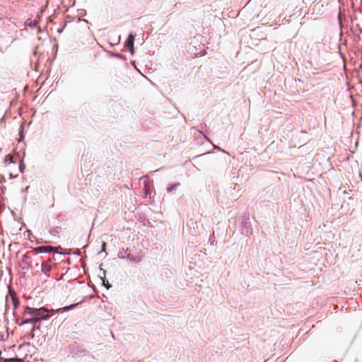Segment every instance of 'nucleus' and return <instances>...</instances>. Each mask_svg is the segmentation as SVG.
Wrapping results in <instances>:
<instances>
[{
    "label": "nucleus",
    "mask_w": 362,
    "mask_h": 362,
    "mask_svg": "<svg viewBox=\"0 0 362 362\" xmlns=\"http://www.w3.org/2000/svg\"><path fill=\"white\" fill-rule=\"evenodd\" d=\"M49 312V310L44 307H42L39 309L28 308L25 313L33 317L35 322H36L42 320H48L51 316L48 315Z\"/></svg>",
    "instance_id": "1"
},
{
    "label": "nucleus",
    "mask_w": 362,
    "mask_h": 362,
    "mask_svg": "<svg viewBox=\"0 0 362 362\" xmlns=\"http://www.w3.org/2000/svg\"><path fill=\"white\" fill-rule=\"evenodd\" d=\"M134 35L132 33H130L127 37V41L125 42V47L129 49L131 54L134 53Z\"/></svg>",
    "instance_id": "2"
},
{
    "label": "nucleus",
    "mask_w": 362,
    "mask_h": 362,
    "mask_svg": "<svg viewBox=\"0 0 362 362\" xmlns=\"http://www.w3.org/2000/svg\"><path fill=\"white\" fill-rule=\"evenodd\" d=\"M54 250V247L52 246H40L33 249V251L37 253H46L49 252Z\"/></svg>",
    "instance_id": "3"
},
{
    "label": "nucleus",
    "mask_w": 362,
    "mask_h": 362,
    "mask_svg": "<svg viewBox=\"0 0 362 362\" xmlns=\"http://www.w3.org/2000/svg\"><path fill=\"white\" fill-rule=\"evenodd\" d=\"M77 305H78V303H74V304L69 305L68 306H65L62 308H59L57 310H51L50 311L52 312V315H54V314L59 313L60 310L69 311V310L74 308Z\"/></svg>",
    "instance_id": "4"
},
{
    "label": "nucleus",
    "mask_w": 362,
    "mask_h": 362,
    "mask_svg": "<svg viewBox=\"0 0 362 362\" xmlns=\"http://www.w3.org/2000/svg\"><path fill=\"white\" fill-rule=\"evenodd\" d=\"M41 269H42V272L45 274L47 275L52 269V266H51V264H49L47 262H42L41 264Z\"/></svg>",
    "instance_id": "5"
},
{
    "label": "nucleus",
    "mask_w": 362,
    "mask_h": 362,
    "mask_svg": "<svg viewBox=\"0 0 362 362\" xmlns=\"http://www.w3.org/2000/svg\"><path fill=\"white\" fill-rule=\"evenodd\" d=\"M127 258L133 262H139L141 260V256L140 255H133L132 254H128Z\"/></svg>",
    "instance_id": "6"
},
{
    "label": "nucleus",
    "mask_w": 362,
    "mask_h": 362,
    "mask_svg": "<svg viewBox=\"0 0 362 362\" xmlns=\"http://www.w3.org/2000/svg\"><path fill=\"white\" fill-rule=\"evenodd\" d=\"M22 359L18 358H0V362H22Z\"/></svg>",
    "instance_id": "7"
},
{
    "label": "nucleus",
    "mask_w": 362,
    "mask_h": 362,
    "mask_svg": "<svg viewBox=\"0 0 362 362\" xmlns=\"http://www.w3.org/2000/svg\"><path fill=\"white\" fill-rule=\"evenodd\" d=\"M180 184L179 182H177V183H174V184H171L170 185H169V187L167 188V191L168 192H173L176 187H177L178 186H180Z\"/></svg>",
    "instance_id": "8"
},
{
    "label": "nucleus",
    "mask_w": 362,
    "mask_h": 362,
    "mask_svg": "<svg viewBox=\"0 0 362 362\" xmlns=\"http://www.w3.org/2000/svg\"><path fill=\"white\" fill-rule=\"evenodd\" d=\"M4 160L6 163H8V162L11 163H14L13 156L9 154L6 156Z\"/></svg>",
    "instance_id": "9"
},
{
    "label": "nucleus",
    "mask_w": 362,
    "mask_h": 362,
    "mask_svg": "<svg viewBox=\"0 0 362 362\" xmlns=\"http://www.w3.org/2000/svg\"><path fill=\"white\" fill-rule=\"evenodd\" d=\"M33 322H35V320H34V318L30 316V318L23 320L21 322V325H25V324H28V323H33Z\"/></svg>",
    "instance_id": "10"
},
{
    "label": "nucleus",
    "mask_w": 362,
    "mask_h": 362,
    "mask_svg": "<svg viewBox=\"0 0 362 362\" xmlns=\"http://www.w3.org/2000/svg\"><path fill=\"white\" fill-rule=\"evenodd\" d=\"M30 257L28 255H25L23 257V262L24 263H28V260H29Z\"/></svg>",
    "instance_id": "11"
},
{
    "label": "nucleus",
    "mask_w": 362,
    "mask_h": 362,
    "mask_svg": "<svg viewBox=\"0 0 362 362\" xmlns=\"http://www.w3.org/2000/svg\"><path fill=\"white\" fill-rule=\"evenodd\" d=\"M24 168H25V165L23 163V162H21L19 164V170H21V173H23Z\"/></svg>",
    "instance_id": "12"
},
{
    "label": "nucleus",
    "mask_w": 362,
    "mask_h": 362,
    "mask_svg": "<svg viewBox=\"0 0 362 362\" xmlns=\"http://www.w3.org/2000/svg\"><path fill=\"white\" fill-rule=\"evenodd\" d=\"M105 246H106V244L105 242H103V245H102V250H101L100 252L105 251Z\"/></svg>",
    "instance_id": "13"
},
{
    "label": "nucleus",
    "mask_w": 362,
    "mask_h": 362,
    "mask_svg": "<svg viewBox=\"0 0 362 362\" xmlns=\"http://www.w3.org/2000/svg\"><path fill=\"white\" fill-rule=\"evenodd\" d=\"M204 138L208 141H211L210 139L206 136H204Z\"/></svg>",
    "instance_id": "14"
},
{
    "label": "nucleus",
    "mask_w": 362,
    "mask_h": 362,
    "mask_svg": "<svg viewBox=\"0 0 362 362\" xmlns=\"http://www.w3.org/2000/svg\"><path fill=\"white\" fill-rule=\"evenodd\" d=\"M35 21H34L33 23H29V25H35Z\"/></svg>",
    "instance_id": "15"
},
{
    "label": "nucleus",
    "mask_w": 362,
    "mask_h": 362,
    "mask_svg": "<svg viewBox=\"0 0 362 362\" xmlns=\"http://www.w3.org/2000/svg\"><path fill=\"white\" fill-rule=\"evenodd\" d=\"M35 21H34L33 23H29V25H35Z\"/></svg>",
    "instance_id": "16"
},
{
    "label": "nucleus",
    "mask_w": 362,
    "mask_h": 362,
    "mask_svg": "<svg viewBox=\"0 0 362 362\" xmlns=\"http://www.w3.org/2000/svg\"><path fill=\"white\" fill-rule=\"evenodd\" d=\"M35 21H34L33 23H29V25H35Z\"/></svg>",
    "instance_id": "17"
},
{
    "label": "nucleus",
    "mask_w": 362,
    "mask_h": 362,
    "mask_svg": "<svg viewBox=\"0 0 362 362\" xmlns=\"http://www.w3.org/2000/svg\"><path fill=\"white\" fill-rule=\"evenodd\" d=\"M214 148H218V149L221 150L219 147H217L216 146H214Z\"/></svg>",
    "instance_id": "18"
}]
</instances>
